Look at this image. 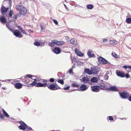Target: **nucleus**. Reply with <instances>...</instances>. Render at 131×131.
<instances>
[{
  "instance_id": "nucleus-1",
  "label": "nucleus",
  "mask_w": 131,
  "mask_h": 131,
  "mask_svg": "<svg viewBox=\"0 0 131 131\" xmlns=\"http://www.w3.org/2000/svg\"><path fill=\"white\" fill-rule=\"evenodd\" d=\"M9 8L5 7L2 4L1 5V13L2 15H5L7 16L8 19L12 18V16L14 14V12L12 10H10L8 12Z\"/></svg>"
},
{
  "instance_id": "nucleus-2",
  "label": "nucleus",
  "mask_w": 131,
  "mask_h": 131,
  "mask_svg": "<svg viewBox=\"0 0 131 131\" xmlns=\"http://www.w3.org/2000/svg\"><path fill=\"white\" fill-rule=\"evenodd\" d=\"M19 123L21 124L18 127V128L19 129L23 130L24 131H33L31 127L27 125L23 122L21 121H20Z\"/></svg>"
},
{
  "instance_id": "nucleus-3",
  "label": "nucleus",
  "mask_w": 131,
  "mask_h": 131,
  "mask_svg": "<svg viewBox=\"0 0 131 131\" xmlns=\"http://www.w3.org/2000/svg\"><path fill=\"white\" fill-rule=\"evenodd\" d=\"M47 87L49 89L51 90H56L61 89L60 87L56 83H52L47 86Z\"/></svg>"
},
{
  "instance_id": "nucleus-4",
  "label": "nucleus",
  "mask_w": 131,
  "mask_h": 131,
  "mask_svg": "<svg viewBox=\"0 0 131 131\" xmlns=\"http://www.w3.org/2000/svg\"><path fill=\"white\" fill-rule=\"evenodd\" d=\"M14 28L13 29L11 28L9 29L12 32L13 34L16 37L20 38L22 37L21 32L18 30L15 29L14 30Z\"/></svg>"
},
{
  "instance_id": "nucleus-5",
  "label": "nucleus",
  "mask_w": 131,
  "mask_h": 131,
  "mask_svg": "<svg viewBox=\"0 0 131 131\" xmlns=\"http://www.w3.org/2000/svg\"><path fill=\"white\" fill-rule=\"evenodd\" d=\"M97 59L99 62L101 64H107L109 65L111 64L110 63L101 56L98 57Z\"/></svg>"
},
{
  "instance_id": "nucleus-6",
  "label": "nucleus",
  "mask_w": 131,
  "mask_h": 131,
  "mask_svg": "<svg viewBox=\"0 0 131 131\" xmlns=\"http://www.w3.org/2000/svg\"><path fill=\"white\" fill-rule=\"evenodd\" d=\"M11 22H13L14 23V24H13V25L12 26L13 28H14V25H15V23L16 22V20L14 19H9L8 20V22H7L6 24V26L8 29L11 28H10V25H9V23Z\"/></svg>"
},
{
  "instance_id": "nucleus-7",
  "label": "nucleus",
  "mask_w": 131,
  "mask_h": 131,
  "mask_svg": "<svg viewBox=\"0 0 131 131\" xmlns=\"http://www.w3.org/2000/svg\"><path fill=\"white\" fill-rule=\"evenodd\" d=\"M76 40L75 39H71L70 40V42L73 45H75V49H79L80 48V46L78 45V44H77Z\"/></svg>"
},
{
  "instance_id": "nucleus-8",
  "label": "nucleus",
  "mask_w": 131,
  "mask_h": 131,
  "mask_svg": "<svg viewBox=\"0 0 131 131\" xmlns=\"http://www.w3.org/2000/svg\"><path fill=\"white\" fill-rule=\"evenodd\" d=\"M2 16H0V22L3 24L6 23L7 21L6 17L7 16L5 15H2Z\"/></svg>"
},
{
  "instance_id": "nucleus-9",
  "label": "nucleus",
  "mask_w": 131,
  "mask_h": 131,
  "mask_svg": "<svg viewBox=\"0 0 131 131\" xmlns=\"http://www.w3.org/2000/svg\"><path fill=\"white\" fill-rule=\"evenodd\" d=\"M119 94L121 97L123 99H127L128 96V94L126 92H123L121 93L119 92Z\"/></svg>"
},
{
  "instance_id": "nucleus-10",
  "label": "nucleus",
  "mask_w": 131,
  "mask_h": 131,
  "mask_svg": "<svg viewBox=\"0 0 131 131\" xmlns=\"http://www.w3.org/2000/svg\"><path fill=\"white\" fill-rule=\"evenodd\" d=\"M99 69L96 67L92 68L91 69V74H97L99 71Z\"/></svg>"
},
{
  "instance_id": "nucleus-11",
  "label": "nucleus",
  "mask_w": 131,
  "mask_h": 131,
  "mask_svg": "<svg viewBox=\"0 0 131 131\" xmlns=\"http://www.w3.org/2000/svg\"><path fill=\"white\" fill-rule=\"evenodd\" d=\"M92 91L94 92H97L100 91V88L99 86L96 85L93 86H91Z\"/></svg>"
},
{
  "instance_id": "nucleus-12",
  "label": "nucleus",
  "mask_w": 131,
  "mask_h": 131,
  "mask_svg": "<svg viewBox=\"0 0 131 131\" xmlns=\"http://www.w3.org/2000/svg\"><path fill=\"white\" fill-rule=\"evenodd\" d=\"M108 89L109 90L115 92H119V90L117 88L116 86H111L108 88Z\"/></svg>"
},
{
  "instance_id": "nucleus-13",
  "label": "nucleus",
  "mask_w": 131,
  "mask_h": 131,
  "mask_svg": "<svg viewBox=\"0 0 131 131\" xmlns=\"http://www.w3.org/2000/svg\"><path fill=\"white\" fill-rule=\"evenodd\" d=\"M116 73L117 76L121 77H124L125 76V74L122 72L119 71H116Z\"/></svg>"
},
{
  "instance_id": "nucleus-14",
  "label": "nucleus",
  "mask_w": 131,
  "mask_h": 131,
  "mask_svg": "<svg viewBox=\"0 0 131 131\" xmlns=\"http://www.w3.org/2000/svg\"><path fill=\"white\" fill-rule=\"evenodd\" d=\"M75 54L78 56L80 57L83 56L84 54L79 51V50H74Z\"/></svg>"
},
{
  "instance_id": "nucleus-15",
  "label": "nucleus",
  "mask_w": 131,
  "mask_h": 131,
  "mask_svg": "<svg viewBox=\"0 0 131 131\" xmlns=\"http://www.w3.org/2000/svg\"><path fill=\"white\" fill-rule=\"evenodd\" d=\"M19 12H21L22 13V15L24 16L26 15L27 12L26 8L24 7Z\"/></svg>"
},
{
  "instance_id": "nucleus-16",
  "label": "nucleus",
  "mask_w": 131,
  "mask_h": 131,
  "mask_svg": "<svg viewBox=\"0 0 131 131\" xmlns=\"http://www.w3.org/2000/svg\"><path fill=\"white\" fill-rule=\"evenodd\" d=\"M36 86L37 87H45L47 86V83H45L42 84L41 83L39 82L37 84Z\"/></svg>"
},
{
  "instance_id": "nucleus-17",
  "label": "nucleus",
  "mask_w": 131,
  "mask_h": 131,
  "mask_svg": "<svg viewBox=\"0 0 131 131\" xmlns=\"http://www.w3.org/2000/svg\"><path fill=\"white\" fill-rule=\"evenodd\" d=\"M23 84L20 83H16L15 84V88L17 89H21L23 86Z\"/></svg>"
},
{
  "instance_id": "nucleus-18",
  "label": "nucleus",
  "mask_w": 131,
  "mask_h": 131,
  "mask_svg": "<svg viewBox=\"0 0 131 131\" xmlns=\"http://www.w3.org/2000/svg\"><path fill=\"white\" fill-rule=\"evenodd\" d=\"M88 88V87L84 84L82 85L80 87V89L82 91H85Z\"/></svg>"
},
{
  "instance_id": "nucleus-19",
  "label": "nucleus",
  "mask_w": 131,
  "mask_h": 131,
  "mask_svg": "<svg viewBox=\"0 0 131 131\" xmlns=\"http://www.w3.org/2000/svg\"><path fill=\"white\" fill-rule=\"evenodd\" d=\"M80 80L84 83H86L88 82L89 81V78L86 77H84L82 78V79H80Z\"/></svg>"
},
{
  "instance_id": "nucleus-20",
  "label": "nucleus",
  "mask_w": 131,
  "mask_h": 131,
  "mask_svg": "<svg viewBox=\"0 0 131 131\" xmlns=\"http://www.w3.org/2000/svg\"><path fill=\"white\" fill-rule=\"evenodd\" d=\"M87 54L89 58L95 57V54L92 53L91 51H89V50Z\"/></svg>"
},
{
  "instance_id": "nucleus-21",
  "label": "nucleus",
  "mask_w": 131,
  "mask_h": 131,
  "mask_svg": "<svg viewBox=\"0 0 131 131\" xmlns=\"http://www.w3.org/2000/svg\"><path fill=\"white\" fill-rule=\"evenodd\" d=\"M56 45L58 46L61 45L64 43V42L61 41H57L55 40Z\"/></svg>"
},
{
  "instance_id": "nucleus-22",
  "label": "nucleus",
  "mask_w": 131,
  "mask_h": 131,
  "mask_svg": "<svg viewBox=\"0 0 131 131\" xmlns=\"http://www.w3.org/2000/svg\"><path fill=\"white\" fill-rule=\"evenodd\" d=\"M24 7L22 5H18L16 6V9L19 12Z\"/></svg>"
},
{
  "instance_id": "nucleus-23",
  "label": "nucleus",
  "mask_w": 131,
  "mask_h": 131,
  "mask_svg": "<svg viewBox=\"0 0 131 131\" xmlns=\"http://www.w3.org/2000/svg\"><path fill=\"white\" fill-rule=\"evenodd\" d=\"M48 44L50 47H53L54 45H56L55 40H52L51 42L49 43Z\"/></svg>"
},
{
  "instance_id": "nucleus-24",
  "label": "nucleus",
  "mask_w": 131,
  "mask_h": 131,
  "mask_svg": "<svg viewBox=\"0 0 131 131\" xmlns=\"http://www.w3.org/2000/svg\"><path fill=\"white\" fill-rule=\"evenodd\" d=\"M123 68L125 69L127 71L129 72L130 70H131V66H124Z\"/></svg>"
},
{
  "instance_id": "nucleus-25",
  "label": "nucleus",
  "mask_w": 131,
  "mask_h": 131,
  "mask_svg": "<svg viewBox=\"0 0 131 131\" xmlns=\"http://www.w3.org/2000/svg\"><path fill=\"white\" fill-rule=\"evenodd\" d=\"M87 9H92L94 7V6L92 4H88L86 6Z\"/></svg>"
},
{
  "instance_id": "nucleus-26",
  "label": "nucleus",
  "mask_w": 131,
  "mask_h": 131,
  "mask_svg": "<svg viewBox=\"0 0 131 131\" xmlns=\"http://www.w3.org/2000/svg\"><path fill=\"white\" fill-rule=\"evenodd\" d=\"M84 71L89 74H91V70H90L89 69L87 68L85 69L84 70Z\"/></svg>"
},
{
  "instance_id": "nucleus-27",
  "label": "nucleus",
  "mask_w": 131,
  "mask_h": 131,
  "mask_svg": "<svg viewBox=\"0 0 131 131\" xmlns=\"http://www.w3.org/2000/svg\"><path fill=\"white\" fill-rule=\"evenodd\" d=\"M97 78L95 77H93L91 78V81L92 82H97Z\"/></svg>"
},
{
  "instance_id": "nucleus-28",
  "label": "nucleus",
  "mask_w": 131,
  "mask_h": 131,
  "mask_svg": "<svg viewBox=\"0 0 131 131\" xmlns=\"http://www.w3.org/2000/svg\"><path fill=\"white\" fill-rule=\"evenodd\" d=\"M53 52L56 54H59L61 52V50H52Z\"/></svg>"
},
{
  "instance_id": "nucleus-29",
  "label": "nucleus",
  "mask_w": 131,
  "mask_h": 131,
  "mask_svg": "<svg viewBox=\"0 0 131 131\" xmlns=\"http://www.w3.org/2000/svg\"><path fill=\"white\" fill-rule=\"evenodd\" d=\"M126 22L127 24H129L131 23V18H126Z\"/></svg>"
},
{
  "instance_id": "nucleus-30",
  "label": "nucleus",
  "mask_w": 131,
  "mask_h": 131,
  "mask_svg": "<svg viewBox=\"0 0 131 131\" xmlns=\"http://www.w3.org/2000/svg\"><path fill=\"white\" fill-rule=\"evenodd\" d=\"M106 82L105 81H102L100 84V86L103 87V88H104L106 86Z\"/></svg>"
},
{
  "instance_id": "nucleus-31",
  "label": "nucleus",
  "mask_w": 131,
  "mask_h": 131,
  "mask_svg": "<svg viewBox=\"0 0 131 131\" xmlns=\"http://www.w3.org/2000/svg\"><path fill=\"white\" fill-rule=\"evenodd\" d=\"M2 112L3 114L5 116L7 117H9V115L4 110H2Z\"/></svg>"
},
{
  "instance_id": "nucleus-32",
  "label": "nucleus",
  "mask_w": 131,
  "mask_h": 131,
  "mask_svg": "<svg viewBox=\"0 0 131 131\" xmlns=\"http://www.w3.org/2000/svg\"><path fill=\"white\" fill-rule=\"evenodd\" d=\"M71 85L73 87L78 88L80 86L79 85L74 83H72Z\"/></svg>"
},
{
  "instance_id": "nucleus-33",
  "label": "nucleus",
  "mask_w": 131,
  "mask_h": 131,
  "mask_svg": "<svg viewBox=\"0 0 131 131\" xmlns=\"http://www.w3.org/2000/svg\"><path fill=\"white\" fill-rule=\"evenodd\" d=\"M34 44L36 46H41L40 43L38 41L36 42H34Z\"/></svg>"
},
{
  "instance_id": "nucleus-34",
  "label": "nucleus",
  "mask_w": 131,
  "mask_h": 131,
  "mask_svg": "<svg viewBox=\"0 0 131 131\" xmlns=\"http://www.w3.org/2000/svg\"><path fill=\"white\" fill-rule=\"evenodd\" d=\"M41 28V31L44 32L45 31V28L42 24H40V25Z\"/></svg>"
},
{
  "instance_id": "nucleus-35",
  "label": "nucleus",
  "mask_w": 131,
  "mask_h": 131,
  "mask_svg": "<svg viewBox=\"0 0 131 131\" xmlns=\"http://www.w3.org/2000/svg\"><path fill=\"white\" fill-rule=\"evenodd\" d=\"M37 81L36 79H34V81L33 82L31 83L30 84L31 85H35L37 83Z\"/></svg>"
},
{
  "instance_id": "nucleus-36",
  "label": "nucleus",
  "mask_w": 131,
  "mask_h": 131,
  "mask_svg": "<svg viewBox=\"0 0 131 131\" xmlns=\"http://www.w3.org/2000/svg\"><path fill=\"white\" fill-rule=\"evenodd\" d=\"M58 82L60 83L62 85H63L64 83V82L63 80L62 79H60L57 81Z\"/></svg>"
},
{
  "instance_id": "nucleus-37",
  "label": "nucleus",
  "mask_w": 131,
  "mask_h": 131,
  "mask_svg": "<svg viewBox=\"0 0 131 131\" xmlns=\"http://www.w3.org/2000/svg\"><path fill=\"white\" fill-rule=\"evenodd\" d=\"M107 119H108L110 121H112L113 120V118L112 116H110L107 117Z\"/></svg>"
},
{
  "instance_id": "nucleus-38",
  "label": "nucleus",
  "mask_w": 131,
  "mask_h": 131,
  "mask_svg": "<svg viewBox=\"0 0 131 131\" xmlns=\"http://www.w3.org/2000/svg\"><path fill=\"white\" fill-rule=\"evenodd\" d=\"M54 23L56 25H58V22L55 19H53L52 20Z\"/></svg>"
},
{
  "instance_id": "nucleus-39",
  "label": "nucleus",
  "mask_w": 131,
  "mask_h": 131,
  "mask_svg": "<svg viewBox=\"0 0 131 131\" xmlns=\"http://www.w3.org/2000/svg\"><path fill=\"white\" fill-rule=\"evenodd\" d=\"M112 56L114 57H115L116 58L117 57V54L115 53H112Z\"/></svg>"
},
{
  "instance_id": "nucleus-40",
  "label": "nucleus",
  "mask_w": 131,
  "mask_h": 131,
  "mask_svg": "<svg viewBox=\"0 0 131 131\" xmlns=\"http://www.w3.org/2000/svg\"><path fill=\"white\" fill-rule=\"evenodd\" d=\"M62 48H60L58 47H55L53 49H61V48H64V47H66L65 46H62Z\"/></svg>"
},
{
  "instance_id": "nucleus-41",
  "label": "nucleus",
  "mask_w": 131,
  "mask_h": 131,
  "mask_svg": "<svg viewBox=\"0 0 131 131\" xmlns=\"http://www.w3.org/2000/svg\"><path fill=\"white\" fill-rule=\"evenodd\" d=\"M70 88L69 86H68L66 87H64L63 88V89L65 90H68Z\"/></svg>"
},
{
  "instance_id": "nucleus-42",
  "label": "nucleus",
  "mask_w": 131,
  "mask_h": 131,
  "mask_svg": "<svg viewBox=\"0 0 131 131\" xmlns=\"http://www.w3.org/2000/svg\"><path fill=\"white\" fill-rule=\"evenodd\" d=\"M77 60L76 59V58H72V62L73 63V62H75L76 61V62L77 61H76V60Z\"/></svg>"
},
{
  "instance_id": "nucleus-43",
  "label": "nucleus",
  "mask_w": 131,
  "mask_h": 131,
  "mask_svg": "<svg viewBox=\"0 0 131 131\" xmlns=\"http://www.w3.org/2000/svg\"><path fill=\"white\" fill-rule=\"evenodd\" d=\"M21 32L23 34H25L26 35H28V34H27L26 33V32H25V30L23 29L22 30H21Z\"/></svg>"
},
{
  "instance_id": "nucleus-44",
  "label": "nucleus",
  "mask_w": 131,
  "mask_h": 131,
  "mask_svg": "<svg viewBox=\"0 0 131 131\" xmlns=\"http://www.w3.org/2000/svg\"><path fill=\"white\" fill-rule=\"evenodd\" d=\"M109 78V76L107 75H105L104 76V78L105 79L108 80Z\"/></svg>"
},
{
  "instance_id": "nucleus-45",
  "label": "nucleus",
  "mask_w": 131,
  "mask_h": 131,
  "mask_svg": "<svg viewBox=\"0 0 131 131\" xmlns=\"http://www.w3.org/2000/svg\"><path fill=\"white\" fill-rule=\"evenodd\" d=\"M17 15H14V16L13 17V18L15 20H16L17 18Z\"/></svg>"
},
{
  "instance_id": "nucleus-46",
  "label": "nucleus",
  "mask_w": 131,
  "mask_h": 131,
  "mask_svg": "<svg viewBox=\"0 0 131 131\" xmlns=\"http://www.w3.org/2000/svg\"><path fill=\"white\" fill-rule=\"evenodd\" d=\"M49 81L51 82H53L54 81V79L53 78H51L50 79Z\"/></svg>"
},
{
  "instance_id": "nucleus-47",
  "label": "nucleus",
  "mask_w": 131,
  "mask_h": 131,
  "mask_svg": "<svg viewBox=\"0 0 131 131\" xmlns=\"http://www.w3.org/2000/svg\"><path fill=\"white\" fill-rule=\"evenodd\" d=\"M110 42H111V43L113 44V43H115V42H116V41L114 40H111Z\"/></svg>"
},
{
  "instance_id": "nucleus-48",
  "label": "nucleus",
  "mask_w": 131,
  "mask_h": 131,
  "mask_svg": "<svg viewBox=\"0 0 131 131\" xmlns=\"http://www.w3.org/2000/svg\"><path fill=\"white\" fill-rule=\"evenodd\" d=\"M16 15L17 16L20 17L21 15H22V13H21V12H19L17 13Z\"/></svg>"
},
{
  "instance_id": "nucleus-49",
  "label": "nucleus",
  "mask_w": 131,
  "mask_h": 131,
  "mask_svg": "<svg viewBox=\"0 0 131 131\" xmlns=\"http://www.w3.org/2000/svg\"><path fill=\"white\" fill-rule=\"evenodd\" d=\"M77 63L78 65H81L83 64V63L80 61H78Z\"/></svg>"
},
{
  "instance_id": "nucleus-50",
  "label": "nucleus",
  "mask_w": 131,
  "mask_h": 131,
  "mask_svg": "<svg viewBox=\"0 0 131 131\" xmlns=\"http://www.w3.org/2000/svg\"><path fill=\"white\" fill-rule=\"evenodd\" d=\"M125 77H126V78H128L130 77V76L128 73H127L126 74V75H125Z\"/></svg>"
},
{
  "instance_id": "nucleus-51",
  "label": "nucleus",
  "mask_w": 131,
  "mask_h": 131,
  "mask_svg": "<svg viewBox=\"0 0 131 131\" xmlns=\"http://www.w3.org/2000/svg\"><path fill=\"white\" fill-rule=\"evenodd\" d=\"M32 76H33L32 75H30V74H27L26 75V77H28V78H30L31 79H32L31 77Z\"/></svg>"
},
{
  "instance_id": "nucleus-52",
  "label": "nucleus",
  "mask_w": 131,
  "mask_h": 131,
  "mask_svg": "<svg viewBox=\"0 0 131 131\" xmlns=\"http://www.w3.org/2000/svg\"><path fill=\"white\" fill-rule=\"evenodd\" d=\"M17 27H18V28L19 29H20L21 31L23 29L21 27V26H17Z\"/></svg>"
},
{
  "instance_id": "nucleus-53",
  "label": "nucleus",
  "mask_w": 131,
  "mask_h": 131,
  "mask_svg": "<svg viewBox=\"0 0 131 131\" xmlns=\"http://www.w3.org/2000/svg\"><path fill=\"white\" fill-rule=\"evenodd\" d=\"M107 41V39H104L103 41L102 42H103L106 43Z\"/></svg>"
},
{
  "instance_id": "nucleus-54",
  "label": "nucleus",
  "mask_w": 131,
  "mask_h": 131,
  "mask_svg": "<svg viewBox=\"0 0 131 131\" xmlns=\"http://www.w3.org/2000/svg\"><path fill=\"white\" fill-rule=\"evenodd\" d=\"M0 117L1 118H4V116L2 114L0 115Z\"/></svg>"
},
{
  "instance_id": "nucleus-55",
  "label": "nucleus",
  "mask_w": 131,
  "mask_h": 131,
  "mask_svg": "<svg viewBox=\"0 0 131 131\" xmlns=\"http://www.w3.org/2000/svg\"><path fill=\"white\" fill-rule=\"evenodd\" d=\"M72 71H73V69H72V68L70 69L69 70V73L70 74L72 73Z\"/></svg>"
},
{
  "instance_id": "nucleus-56",
  "label": "nucleus",
  "mask_w": 131,
  "mask_h": 131,
  "mask_svg": "<svg viewBox=\"0 0 131 131\" xmlns=\"http://www.w3.org/2000/svg\"><path fill=\"white\" fill-rule=\"evenodd\" d=\"M42 81L43 82H47V80H44V79H42Z\"/></svg>"
},
{
  "instance_id": "nucleus-57",
  "label": "nucleus",
  "mask_w": 131,
  "mask_h": 131,
  "mask_svg": "<svg viewBox=\"0 0 131 131\" xmlns=\"http://www.w3.org/2000/svg\"><path fill=\"white\" fill-rule=\"evenodd\" d=\"M64 6L65 7V8L67 9H68V7H67V6L65 4H64Z\"/></svg>"
},
{
  "instance_id": "nucleus-58",
  "label": "nucleus",
  "mask_w": 131,
  "mask_h": 131,
  "mask_svg": "<svg viewBox=\"0 0 131 131\" xmlns=\"http://www.w3.org/2000/svg\"><path fill=\"white\" fill-rule=\"evenodd\" d=\"M109 71H107L106 72V74L107 75L109 74Z\"/></svg>"
},
{
  "instance_id": "nucleus-59",
  "label": "nucleus",
  "mask_w": 131,
  "mask_h": 131,
  "mask_svg": "<svg viewBox=\"0 0 131 131\" xmlns=\"http://www.w3.org/2000/svg\"><path fill=\"white\" fill-rule=\"evenodd\" d=\"M65 38H66V39L67 40L68 39H69V37L68 36H66L65 37Z\"/></svg>"
},
{
  "instance_id": "nucleus-60",
  "label": "nucleus",
  "mask_w": 131,
  "mask_h": 131,
  "mask_svg": "<svg viewBox=\"0 0 131 131\" xmlns=\"http://www.w3.org/2000/svg\"><path fill=\"white\" fill-rule=\"evenodd\" d=\"M128 100L129 101H131V96L129 97L128 98Z\"/></svg>"
},
{
  "instance_id": "nucleus-61",
  "label": "nucleus",
  "mask_w": 131,
  "mask_h": 131,
  "mask_svg": "<svg viewBox=\"0 0 131 131\" xmlns=\"http://www.w3.org/2000/svg\"><path fill=\"white\" fill-rule=\"evenodd\" d=\"M9 2L10 3V4H11V3L12 2V1L11 0H8Z\"/></svg>"
},
{
  "instance_id": "nucleus-62",
  "label": "nucleus",
  "mask_w": 131,
  "mask_h": 131,
  "mask_svg": "<svg viewBox=\"0 0 131 131\" xmlns=\"http://www.w3.org/2000/svg\"><path fill=\"white\" fill-rule=\"evenodd\" d=\"M124 118H119V119H121V120H123L124 119Z\"/></svg>"
},
{
  "instance_id": "nucleus-63",
  "label": "nucleus",
  "mask_w": 131,
  "mask_h": 131,
  "mask_svg": "<svg viewBox=\"0 0 131 131\" xmlns=\"http://www.w3.org/2000/svg\"><path fill=\"white\" fill-rule=\"evenodd\" d=\"M129 17V15H127V16H126V18H128V17Z\"/></svg>"
},
{
  "instance_id": "nucleus-64",
  "label": "nucleus",
  "mask_w": 131,
  "mask_h": 131,
  "mask_svg": "<svg viewBox=\"0 0 131 131\" xmlns=\"http://www.w3.org/2000/svg\"><path fill=\"white\" fill-rule=\"evenodd\" d=\"M2 88L3 89H5V88H4L3 87Z\"/></svg>"
}]
</instances>
